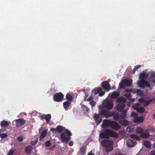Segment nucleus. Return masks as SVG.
I'll return each mask as SVG.
<instances>
[{
  "mask_svg": "<svg viewBox=\"0 0 155 155\" xmlns=\"http://www.w3.org/2000/svg\"><path fill=\"white\" fill-rule=\"evenodd\" d=\"M148 74H146L145 72L140 73L139 78L141 79V80L140 81H137V84L140 88H143L145 86L150 87V83L147 81L145 80L148 78Z\"/></svg>",
  "mask_w": 155,
  "mask_h": 155,
  "instance_id": "f257e3e1",
  "label": "nucleus"
},
{
  "mask_svg": "<svg viewBox=\"0 0 155 155\" xmlns=\"http://www.w3.org/2000/svg\"><path fill=\"white\" fill-rule=\"evenodd\" d=\"M110 137L117 138L118 135L115 132L110 129L102 130L99 134V137L101 139H108Z\"/></svg>",
  "mask_w": 155,
  "mask_h": 155,
  "instance_id": "f03ea898",
  "label": "nucleus"
},
{
  "mask_svg": "<svg viewBox=\"0 0 155 155\" xmlns=\"http://www.w3.org/2000/svg\"><path fill=\"white\" fill-rule=\"evenodd\" d=\"M113 141L108 140H104L101 142V145L105 147V150L107 152H110L112 151L113 149Z\"/></svg>",
  "mask_w": 155,
  "mask_h": 155,
  "instance_id": "7ed1b4c3",
  "label": "nucleus"
},
{
  "mask_svg": "<svg viewBox=\"0 0 155 155\" xmlns=\"http://www.w3.org/2000/svg\"><path fill=\"white\" fill-rule=\"evenodd\" d=\"M117 102L119 104L117 106L116 110L119 112H121L124 110V107L126 106V100L123 97H120L117 99Z\"/></svg>",
  "mask_w": 155,
  "mask_h": 155,
  "instance_id": "20e7f679",
  "label": "nucleus"
},
{
  "mask_svg": "<svg viewBox=\"0 0 155 155\" xmlns=\"http://www.w3.org/2000/svg\"><path fill=\"white\" fill-rule=\"evenodd\" d=\"M99 114L100 115H103L107 118L112 117L113 116V113L110 111L106 109H103L102 110H99Z\"/></svg>",
  "mask_w": 155,
  "mask_h": 155,
  "instance_id": "39448f33",
  "label": "nucleus"
},
{
  "mask_svg": "<svg viewBox=\"0 0 155 155\" xmlns=\"http://www.w3.org/2000/svg\"><path fill=\"white\" fill-rule=\"evenodd\" d=\"M64 97V95L61 92L54 94L53 97L54 100L58 102H60L62 101Z\"/></svg>",
  "mask_w": 155,
  "mask_h": 155,
  "instance_id": "423d86ee",
  "label": "nucleus"
},
{
  "mask_svg": "<svg viewBox=\"0 0 155 155\" xmlns=\"http://www.w3.org/2000/svg\"><path fill=\"white\" fill-rule=\"evenodd\" d=\"M15 125L16 127H19L24 125L25 123V120L23 119H18L15 120Z\"/></svg>",
  "mask_w": 155,
  "mask_h": 155,
  "instance_id": "0eeeda50",
  "label": "nucleus"
},
{
  "mask_svg": "<svg viewBox=\"0 0 155 155\" xmlns=\"http://www.w3.org/2000/svg\"><path fill=\"white\" fill-rule=\"evenodd\" d=\"M101 86L105 90L109 91L110 89V85L107 81H104L101 83Z\"/></svg>",
  "mask_w": 155,
  "mask_h": 155,
  "instance_id": "6e6552de",
  "label": "nucleus"
},
{
  "mask_svg": "<svg viewBox=\"0 0 155 155\" xmlns=\"http://www.w3.org/2000/svg\"><path fill=\"white\" fill-rule=\"evenodd\" d=\"M110 127L112 129L115 130H118L121 128L120 126L117 122L113 121Z\"/></svg>",
  "mask_w": 155,
  "mask_h": 155,
  "instance_id": "1a4fd4ad",
  "label": "nucleus"
},
{
  "mask_svg": "<svg viewBox=\"0 0 155 155\" xmlns=\"http://www.w3.org/2000/svg\"><path fill=\"white\" fill-rule=\"evenodd\" d=\"M61 139L63 143L66 142V143L70 140L71 139L70 137H66V134L64 133H62L60 135Z\"/></svg>",
  "mask_w": 155,
  "mask_h": 155,
  "instance_id": "9d476101",
  "label": "nucleus"
},
{
  "mask_svg": "<svg viewBox=\"0 0 155 155\" xmlns=\"http://www.w3.org/2000/svg\"><path fill=\"white\" fill-rule=\"evenodd\" d=\"M137 143L135 141L130 139H128L127 141V147H134Z\"/></svg>",
  "mask_w": 155,
  "mask_h": 155,
  "instance_id": "9b49d317",
  "label": "nucleus"
},
{
  "mask_svg": "<svg viewBox=\"0 0 155 155\" xmlns=\"http://www.w3.org/2000/svg\"><path fill=\"white\" fill-rule=\"evenodd\" d=\"M112 121L107 120H104L103 122L101 125L102 127L110 126Z\"/></svg>",
  "mask_w": 155,
  "mask_h": 155,
  "instance_id": "f8f14e48",
  "label": "nucleus"
},
{
  "mask_svg": "<svg viewBox=\"0 0 155 155\" xmlns=\"http://www.w3.org/2000/svg\"><path fill=\"white\" fill-rule=\"evenodd\" d=\"M144 118L143 116L139 117H135L133 120V122L138 123H140L143 122L144 120Z\"/></svg>",
  "mask_w": 155,
  "mask_h": 155,
  "instance_id": "ddd939ff",
  "label": "nucleus"
},
{
  "mask_svg": "<svg viewBox=\"0 0 155 155\" xmlns=\"http://www.w3.org/2000/svg\"><path fill=\"white\" fill-rule=\"evenodd\" d=\"M123 82L126 86H130L132 84V80L131 79L125 78L123 80Z\"/></svg>",
  "mask_w": 155,
  "mask_h": 155,
  "instance_id": "4468645a",
  "label": "nucleus"
},
{
  "mask_svg": "<svg viewBox=\"0 0 155 155\" xmlns=\"http://www.w3.org/2000/svg\"><path fill=\"white\" fill-rule=\"evenodd\" d=\"M127 109H126L121 111L122 112L120 113V118L121 119H122L125 118H127Z\"/></svg>",
  "mask_w": 155,
  "mask_h": 155,
  "instance_id": "2eb2a0df",
  "label": "nucleus"
},
{
  "mask_svg": "<svg viewBox=\"0 0 155 155\" xmlns=\"http://www.w3.org/2000/svg\"><path fill=\"white\" fill-rule=\"evenodd\" d=\"M48 133V130L45 129L41 133L40 137H39V140H42L47 135Z\"/></svg>",
  "mask_w": 155,
  "mask_h": 155,
  "instance_id": "dca6fc26",
  "label": "nucleus"
},
{
  "mask_svg": "<svg viewBox=\"0 0 155 155\" xmlns=\"http://www.w3.org/2000/svg\"><path fill=\"white\" fill-rule=\"evenodd\" d=\"M114 107V104L111 101H108L105 104V107L108 109L110 110Z\"/></svg>",
  "mask_w": 155,
  "mask_h": 155,
  "instance_id": "f3484780",
  "label": "nucleus"
},
{
  "mask_svg": "<svg viewBox=\"0 0 155 155\" xmlns=\"http://www.w3.org/2000/svg\"><path fill=\"white\" fill-rule=\"evenodd\" d=\"M10 124V122L5 120H3L1 122L0 125L2 127H6Z\"/></svg>",
  "mask_w": 155,
  "mask_h": 155,
  "instance_id": "a211bd4d",
  "label": "nucleus"
},
{
  "mask_svg": "<svg viewBox=\"0 0 155 155\" xmlns=\"http://www.w3.org/2000/svg\"><path fill=\"white\" fill-rule=\"evenodd\" d=\"M71 103L69 101H66L63 103V106L64 108L66 110H68V107L70 106Z\"/></svg>",
  "mask_w": 155,
  "mask_h": 155,
  "instance_id": "6ab92c4d",
  "label": "nucleus"
},
{
  "mask_svg": "<svg viewBox=\"0 0 155 155\" xmlns=\"http://www.w3.org/2000/svg\"><path fill=\"white\" fill-rule=\"evenodd\" d=\"M121 124L123 126H128L129 124V122L126 120H121L119 121Z\"/></svg>",
  "mask_w": 155,
  "mask_h": 155,
  "instance_id": "aec40b11",
  "label": "nucleus"
},
{
  "mask_svg": "<svg viewBox=\"0 0 155 155\" xmlns=\"http://www.w3.org/2000/svg\"><path fill=\"white\" fill-rule=\"evenodd\" d=\"M143 132V129L140 127H137L136 129V132L137 134H141Z\"/></svg>",
  "mask_w": 155,
  "mask_h": 155,
  "instance_id": "412c9836",
  "label": "nucleus"
},
{
  "mask_svg": "<svg viewBox=\"0 0 155 155\" xmlns=\"http://www.w3.org/2000/svg\"><path fill=\"white\" fill-rule=\"evenodd\" d=\"M120 95L119 93L117 91H114L111 94V98H116Z\"/></svg>",
  "mask_w": 155,
  "mask_h": 155,
  "instance_id": "4be33fe9",
  "label": "nucleus"
},
{
  "mask_svg": "<svg viewBox=\"0 0 155 155\" xmlns=\"http://www.w3.org/2000/svg\"><path fill=\"white\" fill-rule=\"evenodd\" d=\"M33 149L31 146H28L26 147L25 148V151L28 154H30L31 153V151Z\"/></svg>",
  "mask_w": 155,
  "mask_h": 155,
  "instance_id": "5701e85b",
  "label": "nucleus"
},
{
  "mask_svg": "<svg viewBox=\"0 0 155 155\" xmlns=\"http://www.w3.org/2000/svg\"><path fill=\"white\" fill-rule=\"evenodd\" d=\"M113 113V118L114 120H118L119 119L120 116L118 113H115L114 112H112Z\"/></svg>",
  "mask_w": 155,
  "mask_h": 155,
  "instance_id": "b1692460",
  "label": "nucleus"
},
{
  "mask_svg": "<svg viewBox=\"0 0 155 155\" xmlns=\"http://www.w3.org/2000/svg\"><path fill=\"white\" fill-rule=\"evenodd\" d=\"M143 144L147 148H149L151 146V144L150 142L147 141H143Z\"/></svg>",
  "mask_w": 155,
  "mask_h": 155,
  "instance_id": "393cba45",
  "label": "nucleus"
},
{
  "mask_svg": "<svg viewBox=\"0 0 155 155\" xmlns=\"http://www.w3.org/2000/svg\"><path fill=\"white\" fill-rule=\"evenodd\" d=\"M57 132L59 133H61L63 130V127L61 125H58L56 127Z\"/></svg>",
  "mask_w": 155,
  "mask_h": 155,
  "instance_id": "a878e982",
  "label": "nucleus"
},
{
  "mask_svg": "<svg viewBox=\"0 0 155 155\" xmlns=\"http://www.w3.org/2000/svg\"><path fill=\"white\" fill-rule=\"evenodd\" d=\"M45 117L46 122L48 124L49 122L50 119H51V114H46L45 115Z\"/></svg>",
  "mask_w": 155,
  "mask_h": 155,
  "instance_id": "bb28decb",
  "label": "nucleus"
},
{
  "mask_svg": "<svg viewBox=\"0 0 155 155\" xmlns=\"http://www.w3.org/2000/svg\"><path fill=\"white\" fill-rule=\"evenodd\" d=\"M66 99L68 101H72L73 100V97L70 94L68 93L66 95Z\"/></svg>",
  "mask_w": 155,
  "mask_h": 155,
  "instance_id": "cd10ccee",
  "label": "nucleus"
},
{
  "mask_svg": "<svg viewBox=\"0 0 155 155\" xmlns=\"http://www.w3.org/2000/svg\"><path fill=\"white\" fill-rule=\"evenodd\" d=\"M153 99H151L145 101L144 103V106L145 107L147 106L150 104L153 101Z\"/></svg>",
  "mask_w": 155,
  "mask_h": 155,
  "instance_id": "c85d7f7f",
  "label": "nucleus"
},
{
  "mask_svg": "<svg viewBox=\"0 0 155 155\" xmlns=\"http://www.w3.org/2000/svg\"><path fill=\"white\" fill-rule=\"evenodd\" d=\"M150 135L149 134L143 133L140 135V137L143 138H147L149 137Z\"/></svg>",
  "mask_w": 155,
  "mask_h": 155,
  "instance_id": "c756f323",
  "label": "nucleus"
},
{
  "mask_svg": "<svg viewBox=\"0 0 155 155\" xmlns=\"http://www.w3.org/2000/svg\"><path fill=\"white\" fill-rule=\"evenodd\" d=\"M130 137L132 139H134L137 140H139L140 139V137L135 134L131 135L130 136Z\"/></svg>",
  "mask_w": 155,
  "mask_h": 155,
  "instance_id": "7c9ffc66",
  "label": "nucleus"
},
{
  "mask_svg": "<svg viewBox=\"0 0 155 155\" xmlns=\"http://www.w3.org/2000/svg\"><path fill=\"white\" fill-rule=\"evenodd\" d=\"M102 90V89L101 87H99L96 89H94V94L95 95L97 94H99L100 91H101Z\"/></svg>",
  "mask_w": 155,
  "mask_h": 155,
  "instance_id": "2f4dec72",
  "label": "nucleus"
},
{
  "mask_svg": "<svg viewBox=\"0 0 155 155\" xmlns=\"http://www.w3.org/2000/svg\"><path fill=\"white\" fill-rule=\"evenodd\" d=\"M137 110L139 112L142 113L144 112L145 111V109L143 107H141L137 108Z\"/></svg>",
  "mask_w": 155,
  "mask_h": 155,
  "instance_id": "473e14b6",
  "label": "nucleus"
},
{
  "mask_svg": "<svg viewBox=\"0 0 155 155\" xmlns=\"http://www.w3.org/2000/svg\"><path fill=\"white\" fill-rule=\"evenodd\" d=\"M137 95L140 96H142L143 95V92L141 90L138 89L137 90Z\"/></svg>",
  "mask_w": 155,
  "mask_h": 155,
  "instance_id": "72a5a7b5",
  "label": "nucleus"
},
{
  "mask_svg": "<svg viewBox=\"0 0 155 155\" xmlns=\"http://www.w3.org/2000/svg\"><path fill=\"white\" fill-rule=\"evenodd\" d=\"M99 114L95 113L94 116V118L96 121H97L100 118Z\"/></svg>",
  "mask_w": 155,
  "mask_h": 155,
  "instance_id": "f704fd0d",
  "label": "nucleus"
},
{
  "mask_svg": "<svg viewBox=\"0 0 155 155\" xmlns=\"http://www.w3.org/2000/svg\"><path fill=\"white\" fill-rule=\"evenodd\" d=\"M0 137L2 139H4L7 137L8 134L6 133H2L0 135Z\"/></svg>",
  "mask_w": 155,
  "mask_h": 155,
  "instance_id": "c9c22d12",
  "label": "nucleus"
},
{
  "mask_svg": "<svg viewBox=\"0 0 155 155\" xmlns=\"http://www.w3.org/2000/svg\"><path fill=\"white\" fill-rule=\"evenodd\" d=\"M85 148L84 147H81L80 148V151L82 153H85Z\"/></svg>",
  "mask_w": 155,
  "mask_h": 155,
  "instance_id": "e433bc0d",
  "label": "nucleus"
},
{
  "mask_svg": "<svg viewBox=\"0 0 155 155\" xmlns=\"http://www.w3.org/2000/svg\"><path fill=\"white\" fill-rule=\"evenodd\" d=\"M139 105V104L138 103H137L134 104L133 106V108L134 109L136 110L138 108V107Z\"/></svg>",
  "mask_w": 155,
  "mask_h": 155,
  "instance_id": "4c0bfd02",
  "label": "nucleus"
},
{
  "mask_svg": "<svg viewBox=\"0 0 155 155\" xmlns=\"http://www.w3.org/2000/svg\"><path fill=\"white\" fill-rule=\"evenodd\" d=\"M65 132L68 136L70 137L72 135L71 132L67 129H66Z\"/></svg>",
  "mask_w": 155,
  "mask_h": 155,
  "instance_id": "58836bf2",
  "label": "nucleus"
},
{
  "mask_svg": "<svg viewBox=\"0 0 155 155\" xmlns=\"http://www.w3.org/2000/svg\"><path fill=\"white\" fill-rule=\"evenodd\" d=\"M45 144L46 147H49L51 145L50 140H48L45 142Z\"/></svg>",
  "mask_w": 155,
  "mask_h": 155,
  "instance_id": "ea45409f",
  "label": "nucleus"
},
{
  "mask_svg": "<svg viewBox=\"0 0 155 155\" xmlns=\"http://www.w3.org/2000/svg\"><path fill=\"white\" fill-rule=\"evenodd\" d=\"M124 96L127 99H130L132 97L131 95L130 94L126 93L124 94Z\"/></svg>",
  "mask_w": 155,
  "mask_h": 155,
  "instance_id": "a19ab883",
  "label": "nucleus"
},
{
  "mask_svg": "<svg viewBox=\"0 0 155 155\" xmlns=\"http://www.w3.org/2000/svg\"><path fill=\"white\" fill-rule=\"evenodd\" d=\"M45 114H42L40 116V119L41 120H43L45 119Z\"/></svg>",
  "mask_w": 155,
  "mask_h": 155,
  "instance_id": "79ce46f5",
  "label": "nucleus"
},
{
  "mask_svg": "<svg viewBox=\"0 0 155 155\" xmlns=\"http://www.w3.org/2000/svg\"><path fill=\"white\" fill-rule=\"evenodd\" d=\"M14 150L13 149H11L8 153L7 155H13V154L14 153Z\"/></svg>",
  "mask_w": 155,
  "mask_h": 155,
  "instance_id": "37998d69",
  "label": "nucleus"
},
{
  "mask_svg": "<svg viewBox=\"0 0 155 155\" xmlns=\"http://www.w3.org/2000/svg\"><path fill=\"white\" fill-rule=\"evenodd\" d=\"M124 83L123 82V81L120 82L119 84V87L120 88H124Z\"/></svg>",
  "mask_w": 155,
  "mask_h": 155,
  "instance_id": "c03bdc74",
  "label": "nucleus"
},
{
  "mask_svg": "<svg viewBox=\"0 0 155 155\" xmlns=\"http://www.w3.org/2000/svg\"><path fill=\"white\" fill-rule=\"evenodd\" d=\"M23 138L22 136H19L17 137V140L19 142L22 141L23 140Z\"/></svg>",
  "mask_w": 155,
  "mask_h": 155,
  "instance_id": "a18cd8bd",
  "label": "nucleus"
},
{
  "mask_svg": "<svg viewBox=\"0 0 155 155\" xmlns=\"http://www.w3.org/2000/svg\"><path fill=\"white\" fill-rule=\"evenodd\" d=\"M89 104L92 107H94L96 104V103L93 101H91L89 103Z\"/></svg>",
  "mask_w": 155,
  "mask_h": 155,
  "instance_id": "49530a36",
  "label": "nucleus"
},
{
  "mask_svg": "<svg viewBox=\"0 0 155 155\" xmlns=\"http://www.w3.org/2000/svg\"><path fill=\"white\" fill-rule=\"evenodd\" d=\"M131 116L134 117H135L137 116V114L136 113L134 112H132L131 113Z\"/></svg>",
  "mask_w": 155,
  "mask_h": 155,
  "instance_id": "de8ad7c7",
  "label": "nucleus"
},
{
  "mask_svg": "<svg viewBox=\"0 0 155 155\" xmlns=\"http://www.w3.org/2000/svg\"><path fill=\"white\" fill-rule=\"evenodd\" d=\"M50 130L52 131L53 133L56 132H57L56 128H51L50 129Z\"/></svg>",
  "mask_w": 155,
  "mask_h": 155,
  "instance_id": "09e8293b",
  "label": "nucleus"
},
{
  "mask_svg": "<svg viewBox=\"0 0 155 155\" xmlns=\"http://www.w3.org/2000/svg\"><path fill=\"white\" fill-rule=\"evenodd\" d=\"M37 142V139L35 141H32L31 142V144L33 145H35Z\"/></svg>",
  "mask_w": 155,
  "mask_h": 155,
  "instance_id": "8fccbe9b",
  "label": "nucleus"
},
{
  "mask_svg": "<svg viewBox=\"0 0 155 155\" xmlns=\"http://www.w3.org/2000/svg\"><path fill=\"white\" fill-rule=\"evenodd\" d=\"M105 93V92L104 91H100L99 94V96H103Z\"/></svg>",
  "mask_w": 155,
  "mask_h": 155,
  "instance_id": "3c124183",
  "label": "nucleus"
},
{
  "mask_svg": "<svg viewBox=\"0 0 155 155\" xmlns=\"http://www.w3.org/2000/svg\"><path fill=\"white\" fill-rule=\"evenodd\" d=\"M93 99V97L92 96H91L87 99V101H92Z\"/></svg>",
  "mask_w": 155,
  "mask_h": 155,
  "instance_id": "603ef678",
  "label": "nucleus"
},
{
  "mask_svg": "<svg viewBox=\"0 0 155 155\" xmlns=\"http://www.w3.org/2000/svg\"><path fill=\"white\" fill-rule=\"evenodd\" d=\"M155 78V73H152L150 76V78Z\"/></svg>",
  "mask_w": 155,
  "mask_h": 155,
  "instance_id": "864d4df0",
  "label": "nucleus"
},
{
  "mask_svg": "<svg viewBox=\"0 0 155 155\" xmlns=\"http://www.w3.org/2000/svg\"><path fill=\"white\" fill-rule=\"evenodd\" d=\"M74 144V142L73 141H70L69 143H68V145L69 146H72Z\"/></svg>",
  "mask_w": 155,
  "mask_h": 155,
  "instance_id": "5fc2aeb1",
  "label": "nucleus"
},
{
  "mask_svg": "<svg viewBox=\"0 0 155 155\" xmlns=\"http://www.w3.org/2000/svg\"><path fill=\"white\" fill-rule=\"evenodd\" d=\"M102 119H101L100 120H97V121H96L97 124V125H99L101 123V122L102 121Z\"/></svg>",
  "mask_w": 155,
  "mask_h": 155,
  "instance_id": "6e6d98bb",
  "label": "nucleus"
},
{
  "mask_svg": "<svg viewBox=\"0 0 155 155\" xmlns=\"http://www.w3.org/2000/svg\"><path fill=\"white\" fill-rule=\"evenodd\" d=\"M141 65H136L134 67V68H135L136 69H138L140 67H141Z\"/></svg>",
  "mask_w": 155,
  "mask_h": 155,
  "instance_id": "4d7b16f0",
  "label": "nucleus"
},
{
  "mask_svg": "<svg viewBox=\"0 0 155 155\" xmlns=\"http://www.w3.org/2000/svg\"><path fill=\"white\" fill-rule=\"evenodd\" d=\"M132 93L134 94L137 93V90L135 89H132Z\"/></svg>",
  "mask_w": 155,
  "mask_h": 155,
  "instance_id": "13d9d810",
  "label": "nucleus"
},
{
  "mask_svg": "<svg viewBox=\"0 0 155 155\" xmlns=\"http://www.w3.org/2000/svg\"><path fill=\"white\" fill-rule=\"evenodd\" d=\"M144 101V99L143 98H141L140 99H139V102L140 103H142Z\"/></svg>",
  "mask_w": 155,
  "mask_h": 155,
  "instance_id": "bf43d9fd",
  "label": "nucleus"
},
{
  "mask_svg": "<svg viewBox=\"0 0 155 155\" xmlns=\"http://www.w3.org/2000/svg\"><path fill=\"white\" fill-rule=\"evenodd\" d=\"M55 145H54L51 146L50 147V150H53L54 148L55 147Z\"/></svg>",
  "mask_w": 155,
  "mask_h": 155,
  "instance_id": "052dcab7",
  "label": "nucleus"
},
{
  "mask_svg": "<svg viewBox=\"0 0 155 155\" xmlns=\"http://www.w3.org/2000/svg\"><path fill=\"white\" fill-rule=\"evenodd\" d=\"M126 91L127 92H132V89H127L126 90Z\"/></svg>",
  "mask_w": 155,
  "mask_h": 155,
  "instance_id": "680f3d73",
  "label": "nucleus"
},
{
  "mask_svg": "<svg viewBox=\"0 0 155 155\" xmlns=\"http://www.w3.org/2000/svg\"><path fill=\"white\" fill-rule=\"evenodd\" d=\"M150 155H155V151H152Z\"/></svg>",
  "mask_w": 155,
  "mask_h": 155,
  "instance_id": "e2e57ef3",
  "label": "nucleus"
},
{
  "mask_svg": "<svg viewBox=\"0 0 155 155\" xmlns=\"http://www.w3.org/2000/svg\"><path fill=\"white\" fill-rule=\"evenodd\" d=\"M103 106L102 105H99L98 106V108L99 109H103Z\"/></svg>",
  "mask_w": 155,
  "mask_h": 155,
  "instance_id": "0e129e2a",
  "label": "nucleus"
},
{
  "mask_svg": "<svg viewBox=\"0 0 155 155\" xmlns=\"http://www.w3.org/2000/svg\"><path fill=\"white\" fill-rule=\"evenodd\" d=\"M130 101H131L133 102L135 101V99L134 98H130L129 99Z\"/></svg>",
  "mask_w": 155,
  "mask_h": 155,
  "instance_id": "69168bd1",
  "label": "nucleus"
},
{
  "mask_svg": "<svg viewBox=\"0 0 155 155\" xmlns=\"http://www.w3.org/2000/svg\"><path fill=\"white\" fill-rule=\"evenodd\" d=\"M88 96V95H85L84 96V101L86 100L87 98V97Z\"/></svg>",
  "mask_w": 155,
  "mask_h": 155,
  "instance_id": "338daca9",
  "label": "nucleus"
},
{
  "mask_svg": "<svg viewBox=\"0 0 155 155\" xmlns=\"http://www.w3.org/2000/svg\"><path fill=\"white\" fill-rule=\"evenodd\" d=\"M87 155H94V154L91 152H90L87 154Z\"/></svg>",
  "mask_w": 155,
  "mask_h": 155,
  "instance_id": "774afa93",
  "label": "nucleus"
}]
</instances>
